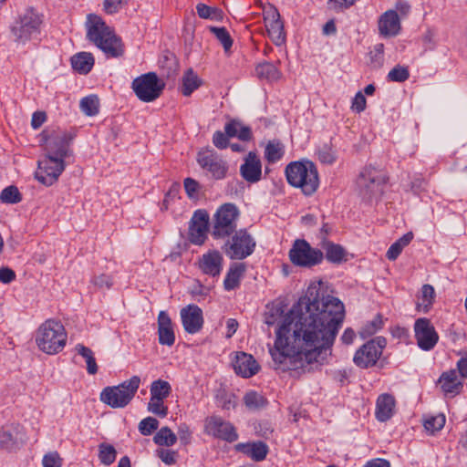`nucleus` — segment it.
I'll return each mask as SVG.
<instances>
[{
  "mask_svg": "<svg viewBox=\"0 0 467 467\" xmlns=\"http://www.w3.org/2000/svg\"><path fill=\"white\" fill-rule=\"evenodd\" d=\"M283 321L270 354L275 369L296 373L310 372L331 356V348L345 317L343 303L337 297L322 296L317 286H309L285 315L284 306H273L265 323Z\"/></svg>",
  "mask_w": 467,
  "mask_h": 467,
  "instance_id": "obj_1",
  "label": "nucleus"
},
{
  "mask_svg": "<svg viewBox=\"0 0 467 467\" xmlns=\"http://www.w3.org/2000/svg\"><path fill=\"white\" fill-rule=\"evenodd\" d=\"M86 27L88 40L99 48L108 58L123 56L124 46L121 38L106 25L100 16L89 14L87 17Z\"/></svg>",
  "mask_w": 467,
  "mask_h": 467,
  "instance_id": "obj_2",
  "label": "nucleus"
},
{
  "mask_svg": "<svg viewBox=\"0 0 467 467\" xmlns=\"http://www.w3.org/2000/svg\"><path fill=\"white\" fill-rule=\"evenodd\" d=\"M285 173L287 182L295 188H300L306 196L314 194L319 187L317 168L311 161H292L285 167Z\"/></svg>",
  "mask_w": 467,
  "mask_h": 467,
  "instance_id": "obj_3",
  "label": "nucleus"
},
{
  "mask_svg": "<svg viewBox=\"0 0 467 467\" xmlns=\"http://www.w3.org/2000/svg\"><path fill=\"white\" fill-rule=\"evenodd\" d=\"M240 211L232 202H225L218 207L211 219L210 234L215 240L230 237L238 231Z\"/></svg>",
  "mask_w": 467,
  "mask_h": 467,
  "instance_id": "obj_4",
  "label": "nucleus"
},
{
  "mask_svg": "<svg viewBox=\"0 0 467 467\" xmlns=\"http://www.w3.org/2000/svg\"><path fill=\"white\" fill-rule=\"evenodd\" d=\"M36 341L43 352L49 355L57 354L66 345L67 333L60 322L49 319L39 327Z\"/></svg>",
  "mask_w": 467,
  "mask_h": 467,
  "instance_id": "obj_5",
  "label": "nucleus"
},
{
  "mask_svg": "<svg viewBox=\"0 0 467 467\" xmlns=\"http://www.w3.org/2000/svg\"><path fill=\"white\" fill-rule=\"evenodd\" d=\"M42 23L43 16L33 7H28L18 14L10 31L16 42L26 44L40 34Z\"/></svg>",
  "mask_w": 467,
  "mask_h": 467,
  "instance_id": "obj_6",
  "label": "nucleus"
},
{
  "mask_svg": "<svg viewBox=\"0 0 467 467\" xmlns=\"http://www.w3.org/2000/svg\"><path fill=\"white\" fill-rule=\"evenodd\" d=\"M140 384L139 376H132L118 386L106 387L100 393V400L117 409L126 407L135 396Z\"/></svg>",
  "mask_w": 467,
  "mask_h": 467,
  "instance_id": "obj_7",
  "label": "nucleus"
},
{
  "mask_svg": "<svg viewBox=\"0 0 467 467\" xmlns=\"http://www.w3.org/2000/svg\"><path fill=\"white\" fill-rule=\"evenodd\" d=\"M388 177L384 171L375 166H366L357 179L359 195L366 201L380 196Z\"/></svg>",
  "mask_w": 467,
  "mask_h": 467,
  "instance_id": "obj_8",
  "label": "nucleus"
},
{
  "mask_svg": "<svg viewBox=\"0 0 467 467\" xmlns=\"http://www.w3.org/2000/svg\"><path fill=\"white\" fill-rule=\"evenodd\" d=\"M227 238L222 249L231 260H244L255 249V240L245 228L239 229Z\"/></svg>",
  "mask_w": 467,
  "mask_h": 467,
  "instance_id": "obj_9",
  "label": "nucleus"
},
{
  "mask_svg": "<svg viewBox=\"0 0 467 467\" xmlns=\"http://www.w3.org/2000/svg\"><path fill=\"white\" fill-rule=\"evenodd\" d=\"M75 138V134L66 130H44L42 132V140H44L47 156L65 161L71 156L72 150L70 144Z\"/></svg>",
  "mask_w": 467,
  "mask_h": 467,
  "instance_id": "obj_10",
  "label": "nucleus"
},
{
  "mask_svg": "<svg viewBox=\"0 0 467 467\" xmlns=\"http://www.w3.org/2000/svg\"><path fill=\"white\" fill-rule=\"evenodd\" d=\"M289 259L296 266L311 268L322 263L324 254L305 239H296L289 251Z\"/></svg>",
  "mask_w": 467,
  "mask_h": 467,
  "instance_id": "obj_11",
  "label": "nucleus"
},
{
  "mask_svg": "<svg viewBox=\"0 0 467 467\" xmlns=\"http://www.w3.org/2000/svg\"><path fill=\"white\" fill-rule=\"evenodd\" d=\"M164 87V82L159 79L154 72L143 74L133 79L131 83L135 95L143 102H151L157 99Z\"/></svg>",
  "mask_w": 467,
  "mask_h": 467,
  "instance_id": "obj_12",
  "label": "nucleus"
},
{
  "mask_svg": "<svg viewBox=\"0 0 467 467\" xmlns=\"http://www.w3.org/2000/svg\"><path fill=\"white\" fill-rule=\"evenodd\" d=\"M197 162L208 177L213 180H223L226 177L228 163L213 150L199 151Z\"/></svg>",
  "mask_w": 467,
  "mask_h": 467,
  "instance_id": "obj_13",
  "label": "nucleus"
},
{
  "mask_svg": "<svg viewBox=\"0 0 467 467\" xmlns=\"http://www.w3.org/2000/svg\"><path fill=\"white\" fill-rule=\"evenodd\" d=\"M37 170L35 172V178L46 186L53 185L64 171L65 161L45 156L43 160L38 161Z\"/></svg>",
  "mask_w": 467,
  "mask_h": 467,
  "instance_id": "obj_14",
  "label": "nucleus"
},
{
  "mask_svg": "<svg viewBox=\"0 0 467 467\" xmlns=\"http://www.w3.org/2000/svg\"><path fill=\"white\" fill-rule=\"evenodd\" d=\"M211 230L209 213L204 209L196 210L189 222V241L197 245L202 244Z\"/></svg>",
  "mask_w": 467,
  "mask_h": 467,
  "instance_id": "obj_15",
  "label": "nucleus"
},
{
  "mask_svg": "<svg viewBox=\"0 0 467 467\" xmlns=\"http://www.w3.org/2000/svg\"><path fill=\"white\" fill-rule=\"evenodd\" d=\"M204 429L208 435L227 442H234L238 439L235 427L219 416L208 417L205 420Z\"/></svg>",
  "mask_w": 467,
  "mask_h": 467,
  "instance_id": "obj_16",
  "label": "nucleus"
},
{
  "mask_svg": "<svg viewBox=\"0 0 467 467\" xmlns=\"http://www.w3.org/2000/svg\"><path fill=\"white\" fill-rule=\"evenodd\" d=\"M414 333L419 348L424 351L433 349L439 340L433 325L426 317H420L415 321Z\"/></svg>",
  "mask_w": 467,
  "mask_h": 467,
  "instance_id": "obj_17",
  "label": "nucleus"
},
{
  "mask_svg": "<svg viewBox=\"0 0 467 467\" xmlns=\"http://www.w3.org/2000/svg\"><path fill=\"white\" fill-rule=\"evenodd\" d=\"M265 23L268 35L275 46H282L285 42V33L284 31V25L280 19L278 10L270 6L269 9L265 11Z\"/></svg>",
  "mask_w": 467,
  "mask_h": 467,
  "instance_id": "obj_18",
  "label": "nucleus"
},
{
  "mask_svg": "<svg viewBox=\"0 0 467 467\" xmlns=\"http://www.w3.org/2000/svg\"><path fill=\"white\" fill-rule=\"evenodd\" d=\"M181 318L184 330L189 334L198 333L203 326L202 310L193 304L181 310Z\"/></svg>",
  "mask_w": 467,
  "mask_h": 467,
  "instance_id": "obj_19",
  "label": "nucleus"
},
{
  "mask_svg": "<svg viewBox=\"0 0 467 467\" xmlns=\"http://www.w3.org/2000/svg\"><path fill=\"white\" fill-rule=\"evenodd\" d=\"M240 174L250 183L257 182L262 177V162L255 152L250 151L240 167Z\"/></svg>",
  "mask_w": 467,
  "mask_h": 467,
  "instance_id": "obj_20",
  "label": "nucleus"
},
{
  "mask_svg": "<svg viewBox=\"0 0 467 467\" xmlns=\"http://www.w3.org/2000/svg\"><path fill=\"white\" fill-rule=\"evenodd\" d=\"M223 264L222 254L217 250H210L200 258L199 268L204 275L215 277L220 275Z\"/></svg>",
  "mask_w": 467,
  "mask_h": 467,
  "instance_id": "obj_21",
  "label": "nucleus"
},
{
  "mask_svg": "<svg viewBox=\"0 0 467 467\" xmlns=\"http://www.w3.org/2000/svg\"><path fill=\"white\" fill-rule=\"evenodd\" d=\"M233 367L237 375L245 379L253 377L260 369V366L254 358L244 352L236 353Z\"/></svg>",
  "mask_w": 467,
  "mask_h": 467,
  "instance_id": "obj_22",
  "label": "nucleus"
},
{
  "mask_svg": "<svg viewBox=\"0 0 467 467\" xmlns=\"http://www.w3.org/2000/svg\"><path fill=\"white\" fill-rule=\"evenodd\" d=\"M379 31L384 37L395 36L400 33V21L395 10H388L379 19Z\"/></svg>",
  "mask_w": 467,
  "mask_h": 467,
  "instance_id": "obj_23",
  "label": "nucleus"
},
{
  "mask_svg": "<svg viewBox=\"0 0 467 467\" xmlns=\"http://www.w3.org/2000/svg\"><path fill=\"white\" fill-rule=\"evenodd\" d=\"M159 343L171 347L175 342V334L171 317L165 311H161L158 316Z\"/></svg>",
  "mask_w": 467,
  "mask_h": 467,
  "instance_id": "obj_24",
  "label": "nucleus"
},
{
  "mask_svg": "<svg viewBox=\"0 0 467 467\" xmlns=\"http://www.w3.org/2000/svg\"><path fill=\"white\" fill-rule=\"evenodd\" d=\"M380 355L377 352L375 347L371 343H365L358 348L353 358L354 363L361 368H367L374 366Z\"/></svg>",
  "mask_w": 467,
  "mask_h": 467,
  "instance_id": "obj_25",
  "label": "nucleus"
},
{
  "mask_svg": "<svg viewBox=\"0 0 467 467\" xmlns=\"http://www.w3.org/2000/svg\"><path fill=\"white\" fill-rule=\"evenodd\" d=\"M236 450L250 457L254 462H261L266 458L269 451L268 446L264 441H253L238 443Z\"/></svg>",
  "mask_w": 467,
  "mask_h": 467,
  "instance_id": "obj_26",
  "label": "nucleus"
},
{
  "mask_svg": "<svg viewBox=\"0 0 467 467\" xmlns=\"http://www.w3.org/2000/svg\"><path fill=\"white\" fill-rule=\"evenodd\" d=\"M395 399L392 395L384 393L379 396L376 404V418L384 422L389 420L394 412Z\"/></svg>",
  "mask_w": 467,
  "mask_h": 467,
  "instance_id": "obj_27",
  "label": "nucleus"
},
{
  "mask_svg": "<svg viewBox=\"0 0 467 467\" xmlns=\"http://www.w3.org/2000/svg\"><path fill=\"white\" fill-rule=\"evenodd\" d=\"M246 271L244 263H234L230 265L223 280V288L226 291L234 290L239 287L241 279Z\"/></svg>",
  "mask_w": 467,
  "mask_h": 467,
  "instance_id": "obj_28",
  "label": "nucleus"
},
{
  "mask_svg": "<svg viewBox=\"0 0 467 467\" xmlns=\"http://www.w3.org/2000/svg\"><path fill=\"white\" fill-rule=\"evenodd\" d=\"M21 426L11 424L0 430V445L5 449H12L21 440Z\"/></svg>",
  "mask_w": 467,
  "mask_h": 467,
  "instance_id": "obj_29",
  "label": "nucleus"
},
{
  "mask_svg": "<svg viewBox=\"0 0 467 467\" xmlns=\"http://www.w3.org/2000/svg\"><path fill=\"white\" fill-rule=\"evenodd\" d=\"M70 62L74 70L79 74L87 75L91 71L95 59L89 52H79L71 57Z\"/></svg>",
  "mask_w": 467,
  "mask_h": 467,
  "instance_id": "obj_30",
  "label": "nucleus"
},
{
  "mask_svg": "<svg viewBox=\"0 0 467 467\" xmlns=\"http://www.w3.org/2000/svg\"><path fill=\"white\" fill-rule=\"evenodd\" d=\"M439 381L445 393L457 394L462 387V383L458 380L455 370L442 373Z\"/></svg>",
  "mask_w": 467,
  "mask_h": 467,
  "instance_id": "obj_31",
  "label": "nucleus"
},
{
  "mask_svg": "<svg viewBox=\"0 0 467 467\" xmlns=\"http://www.w3.org/2000/svg\"><path fill=\"white\" fill-rule=\"evenodd\" d=\"M202 85V79L192 70L188 68L182 78V93L185 97H189L194 90Z\"/></svg>",
  "mask_w": 467,
  "mask_h": 467,
  "instance_id": "obj_32",
  "label": "nucleus"
},
{
  "mask_svg": "<svg viewBox=\"0 0 467 467\" xmlns=\"http://www.w3.org/2000/svg\"><path fill=\"white\" fill-rule=\"evenodd\" d=\"M150 392L151 398L164 400L170 396L171 386L168 381L159 379L151 382Z\"/></svg>",
  "mask_w": 467,
  "mask_h": 467,
  "instance_id": "obj_33",
  "label": "nucleus"
},
{
  "mask_svg": "<svg viewBox=\"0 0 467 467\" xmlns=\"http://www.w3.org/2000/svg\"><path fill=\"white\" fill-rule=\"evenodd\" d=\"M323 247L326 250V258L328 262L340 264L345 260L346 251L340 244L327 242Z\"/></svg>",
  "mask_w": 467,
  "mask_h": 467,
  "instance_id": "obj_34",
  "label": "nucleus"
},
{
  "mask_svg": "<svg viewBox=\"0 0 467 467\" xmlns=\"http://www.w3.org/2000/svg\"><path fill=\"white\" fill-rule=\"evenodd\" d=\"M177 435L169 428H161L153 437V441L159 446L171 447L176 443Z\"/></svg>",
  "mask_w": 467,
  "mask_h": 467,
  "instance_id": "obj_35",
  "label": "nucleus"
},
{
  "mask_svg": "<svg viewBox=\"0 0 467 467\" xmlns=\"http://www.w3.org/2000/svg\"><path fill=\"white\" fill-rule=\"evenodd\" d=\"M255 73L258 78L267 80H276L280 78V72L276 67L270 62H263L256 66Z\"/></svg>",
  "mask_w": 467,
  "mask_h": 467,
  "instance_id": "obj_36",
  "label": "nucleus"
},
{
  "mask_svg": "<svg viewBox=\"0 0 467 467\" xmlns=\"http://www.w3.org/2000/svg\"><path fill=\"white\" fill-rule=\"evenodd\" d=\"M76 351L85 359L88 373L90 375L96 374L98 372V365L93 351L82 344L76 346Z\"/></svg>",
  "mask_w": 467,
  "mask_h": 467,
  "instance_id": "obj_37",
  "label": "nucleus"
},
{
  "mask_svg": "<svg viewBox=\"0 0 467 467\" xmlns=\"http://www.w3.org/2000/svg\"><path fill=\"white\" fill-rule=\"evenodd\" d=\"M81 111L89 117L96 116L99 111V99L97 95L84 97L79 103Z\"/></svg>",
  "mask_w": 467,
  "mask_h": 467,
  "instance_id": "obj_38",
  "label": "nucleus"
},
{
  "mask_svg": "<svg viewBox=\"0 0 467 467\" xmlns=\"http://www.w3.org/2000/svg\"><path fill=\"white\" fill-rule=\"evenodd\" d=\"M99 459L106 466L112 464L117 456V451L113 445L102 442L99 445Z\"/></svg>",
  "mask_w": 467,
  "mask_h": 467,
  "instance_id": "obj_39",
  "label": "nucleus"
},
{
  "mask_svg": "<svg viewBox=\"0 0 467 467\" xmlns=\"http://www.w3.org/2000/svg\"><path fill=\"white\" fill-rule=\"evenodd\" d=\"M244 402L249 410H260L266 406L267 400L256 391H249L244 397Z\"/></svg>",
  "mask_w": 467,
  "mask_h": 467,
  "instance_id": "obj_40",
  "label": "nucleus"
},
{
  "mask_svg": "<svg viewBox=\"0 0 467 467\" xmlns=\"http://www.w3.org/2000/svg\"><path fill=\"white\" fill-rule=\"evenodd\" d=\"M196 11L198 16L203 19L221 20L223 18V11L221 9L202 3H199L196 5Z\"/></svg>",
  "mask_w": 467,
  "mask_h": 467,
  "instance_id": "obj_41",
  "label": "nucleus"
},
{
  "mask_svg": "<svg viewBox=\"0 0 467 467\" xmlns=\"http://www.w3.org/2000/svg\"><path fill=\"white\" fill-rule=\"evenodd\" d=\"M0 201L3 203L16 204L22 201V195L16 186L11 185L1 192Z\"/></svg>",
  "mask_w": 467,
  "mask_h": 467,
  "instance_id": "obj_42",
  "label": "nucleus"
},
{
  "mask_svg": "<svg viewBox=\"0 0 467 467\" xmlns=\"http://www.w3.org/2000/svg\"><path fill=\"white\" fill-rule=\"evenodd\" d=\"M209 30L223 45L225 52H228L233 46V38L225 27L210 26Z\"/></svg>",
  "mask_w": 467,
  "mask_h": 467,
  "instance_id": "obj_43",
  "label": "nucleus"
},
{
  "mask_svg": "<svg viewBox=\"0 0 467 467\" xmlns=\"http://www.w3.org/2000/svg\"><path fill=\"white\" fill-rule=\"evenodd\" d=\"M368 57L371 67H381L384 63V45L382 43L376 44L373 49L369 51Z\"/></svg>",
  "mask_w": 467,
  "mask_h": 467,
  "instance_id": "obj_44",
  "label": "nucleus"
},
{
  "mask_svg": "<svg viewBox=\"0 0 467 467\" xmlns=\"http://www.w3.org/2000/svg\"><path fill=\"white\" fill-rule=\"evenodd\" d=\"M435 290L431 285L426 284L421 287V303L418 304V308L423 306V312H428L433 303Z\"/></svg>",
  "mask_w": 467,
  "mask_h": 467,
  "instance_id": "obj_45",
  "label": "nucleus"
},
{
  "mask_svg": "<svg viewBox=\"0 0 467 467\" xmlns=\"http://www.w3.org/2000/svg\"><path fill=\"white\" fill-rule=\"evenodd\" d=\"M283 156L282 146L279 142L269 141L265 150V157L268 162L274 163Z\"/></svg>",
  "mask_w": 467,
  "mask_h": 467,
  "instance_id": "obj_46",
  "label": "nucleus"
},
{
  "mask_svg": "<svg viewBox=\"0 0 467 467\" xmlns=\"http://www.w3.org/2000/svg\"><path fill=\"white\" fill-rule=\"evenodd\" d=\"M410 78V71L407 67L397 65L388 74L387 78L392 82H404Z\"/></svg>",
  "mask_w": 467,
  "mask_h": 467,
  "instance_id": "obj_47",
  "label": "nucleus"
},
{
  "mask_svg": "<svg viewBox=\"0 0 467 467\" xmlns=\"http://www.w3.org/2000/svg\"><path fill=\"white\" fill-rule=\"evenodd\" d=\"M445 421L446 418L444 414L441 413L426 419L423 425L428 431L434 433L435 431H438L443 428Z\"/></svg>",
  "mask_w": 467,
  "mask_h": 467,
  "instance_id": "obj_48",
  "label": "nucleus"
},
{
  "mask_svg": "<svg viewBox=\"0 0 467 467\" xmlns=\"http://www.w3.org/2000/svg\"><path fill=\"white\" fill-rule=\"evenodd\" d=\"M147 410L160 418H164L168 414V407L164 405L163 400H155L151 397L148 402Z\"/></svg>",
  "mask_w": 467,
  "mask_h": 467,
  "instance_id": "obj_49",
  "label": "nucleus"
},
{
  "mask_svg": "<svg viewBox=\"0 0 467 467\" xmlns=\"http://www.w3.org/2000/svg\"><path fill=\"white\" fill-rule=\"evenodd\" d=\"M139 431L143 436H149L159 428V420L153 417H147L139 423Z\"/></svg>",
  "mask_w": 467,
  "mask_h": 467,
  "instance_id": "obj_50",
  "label": "nucleus"
},
{
  "mask_svg": "<svg viewBox=\"0 0 467 467\" xmlns=\"http://www.w3.org/2000/svg\"><path fill=\"white\" fill-rule=\"evenodd\" d=\"M383 327V319L380 314H378L371 321L368 322L363 327L362 334L372 335L381 329Z\"/></svg>",
  "mask_w": 467,
  "mask_h": 467,
  "instance_id": "obj_51",
  "label": "nucleus"
},
{
  "mask_svg": "<svg viewBox=\"0 0 467 467\" xmlns=\"http://www.w3.org/2000/svg\"><path fill=\"white\" fill-rule=\"evenodd\" d=\"M44 467H61L62 459L57 451L49 452L43 457Z\"/></svg>",
  "mask_w": 467,
  "mask_h": 467,
  "instance_id": "obj_52",
  "label": "nucleus"
},
{
  "mask_svg": "<svg viewBox=\"0 0 467 467\" xmlns=\"http://www.w3.org/2000/svg\"><path fill=\"white\" fill-rule=\"evenodd\" d=\"M184 189L189 198L192 199L197 196L200 184L196 180L192 178H186L184 180Z\"/></svg>",
  "mask_w": 467,
  "mask_h": 467,
  "instance_id": "obj_53",
  "label": "nucleus"
},
{
  "mask_svg": "<svg viewBox=\"0 0 467 467\" xmlns=\"http://www.w3.org/2000/svg\"><path fill=\"white\" fill-rule=\"evenodd\" d=\"M213 145L220 149H226L229 145V137L221 130H216L213 136Z\"/></svg>",
  "mask_w": 467,
  "mask_h": 467,
  "instance_id": "obj_54",
  "label": "nucleus"
},
{
  "mask_svg": "<svg viewBox=\"0 0 467 467\" xmlns=\"http://www.w3.org/2000/svg\"><path fill=\"white\" fill-rule=\"evenodd\" d=\"M366 103L367 99L365 96L360 91H358L352 99L351 109L354 111L360 113L365 110Z\"/></svg>",
  "mask_w": 467,
  "mask_h": 467,
  "instance_id": "obj_55",
  "label": "nucleus"
},
{
  "mask_svg": "<svg viewBox=\"0 0 467 467\" xmlns=\"http://www.w3.org/2000/svg\"><path fill=\"white\" fill-rule=\"evenodd\" d=\"M158 456L164 463L171 465L176 462L177 452L168 449H161L158 451Z\"/></svg>",
  "mask_w": 467,
  "mask_h": 467,
  "instance_id": "obj_56",
  "label": "nucleus"
},
{
  "mask_svg": "<svg viewBox=\"0 0 467 467\" xmlns=\"http://www.w3.org/2000/svg\"><path fill=\"white\" fill-rule=\"evenodd\" d=\"M317 154L319 161L323 163L331 164L335 161V155L327 145L320 149Z\"/></svg>",
  "mask_w": 467,
  "mask_h": 467,
  "instance_id": "obj_57",
  "label": "nucleus"
},
{
  "mask_svg": "<svg viewBox=\"0 0 467 467\" xmlns=\"http://www.w3.org/2000/svg\"><path fill=\"white\" fill-rule=\"evenodd\" d=\"M92 283L99 288L109 289L112 285V279L109 275L102 274V275L94 276L92 279Z\"/></svg>",
  "mask_w": 467,
  "mask_h": 467,
  "instance_id": "obj_58",
  "label": "nucleus"
},
{
  "mask_svg": "<svg viewBox=\"0 0 467 467\" xmlns=\"http://www.w3.org/2000/svg\"><path fill=\"white\" fill-rule=\"evenodd\" d=\"M239 127H240V120L231 119L224 126V133L229 138L237 137Z\"/></svg>",
  "mask_w": 467,
  "mask_h": 467,
  "instance_id": "obj_59",
  "label": "nucleus"
},
{
  "mask_svg": "<svg viewBox=\"0 0 467 467\" xmlns=\"http://www.w3.org/2000/svg\"><path fill=\"white\" fill-rule=\"evenodd\" d=\"M16 273L9 267L0 268V283L10 284L16 279Z\"/></svg>",
  "mask_w": 467,
  "mask_h": 467,
  "instance_id": "obj_60",
  "label": "nucleus"
},
{
  "mask_svg": "<svg viewBox=\"0 0 467 467\" xmlns=\"http://www.w3.org/2000/svg\"><path fill=\"white\" fill-rule=\"evenodd\" d=\"M121 0H104V10L108 14H115L121 8Z\"/></svg>",
  "mask_w": 467,
  "mask_h": 467,
  "instance_id": "obj_61",
  "label": "nucleus"
},
{
  "mask_svg": "<svg viewBox=\"0 0 467 467\" xmlns=\"http://www.w3.org/2000/svg\"><path fill=\"white\" fill-rule=\"evenodd\" d=\"M47 119V115L44 111H36L32 115L31 126L34 130L40 128Z\"/></svg>",
  "mask_w": 467,
  "mask_h": 467,
  "instance_id": "obj_62",
  "label": "nucleus"
},
{
  "mask_svg": "<svg viewBox=\"0 0 467 467\" xmlns=\"http://www.w3.org/2000/svg\"><path fill=\"white\" fill-rule=\"evenodd\" d=\"M178 437H179L182 444L186 445V444L190 443L191 438H192V433H191L189 428L185 424L181 425L179 427Z\"/></svg>",
  "mask_w": 467,
  "mask_h": 467,
  "instance_id": "obj_63",
  "label": "nucleus"
},
{
  "mask_svg": "<svg viewBox=\"0 0 467 467\" xmlns=\"http://www.w3.org/2000/svg\"><path fill=\"white\" fill-rule=\"evenodd\" d=\"M364 467H390V462L382 458H376L368 461Z\"/></svg>",
  "mask_w": 467,
  "mask_h": 467,
  "instance_id": "obj_64",
  "label": "nucleus"
}]
</instances>
